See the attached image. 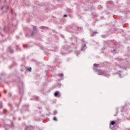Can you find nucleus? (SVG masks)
Returning <instances> with one entry per match:
<instances>
[{
  "label": "nucleus",
  "instance_id": "obj_1",
  "mask_svg": "<svg viewBox=\"0 0 130 130\" xmlns=\"http://www.w3.org/2000/svg\"><path fill=\"white\" fill-rule=\"evenodd\" d=\"M95 72L98 73V75L102 76V75H104V71L100 69H96Z\"/></svg>",
  "mask_w": 130,
  "mask_h": 130
},
{
  "label": "nucleus",
  "instance_id": "obj_2",
  "mask_svg": "<svg viewBox=\"0 0 130 130\" xmlns=\"http://www.w3.org/2000/svg\"><path fill=\"white\" fill-rule=\"evenodd\" d=\"M33 30H34V34L35 33H37V28L36 26L34 27Z\"/></svg>",
  "mask_w": 130,
  "mask_h": 130
},
{
  "label": "nucleus",
  "instance_id": "obj_3",
  "mask_svg": "<svg viewBox=\"0 0 130 130\" xmlns=\"http://www.w3.org/2000/svg\"><path fill=\"white\" fill-rule=\"evenodd\" d=\"M58 94H59V91H57L54 93V96L55 97H56V96L58 95Z\"/></svg>",
  "mask_w": 130,
  "mask_h": 130
},
{
  "label": "nucleus",
  "instance_id": "obj_4",
  "mask_svg": "<svg viewBox=\"0 0 130 130\" xmlns=\"http://www.w3.org/2000/svg\"><path fill=\"white\" fill-rule=\"evenodd\" d=\"M58 77H60V78H62L63 77V73L58 74Z\"/></svg>",
  "mask_w": 130,
  "mask_h": 130
},
{
  "label": "nucleus",
  "instance_id": "obj_5",
  "mask_svg": "<svg viewBox=\"0 0 130 130\" xmlns=\"http://www.w3.org/2000/svg\"><path fill=\"white\" fill-rule=\"evenodd\" d=\"M34 98V100H36V101L39 100V98H38V96H35Z\"/></svg>",
  "mask_w": 130,
  "mask_h": 130
},
{
  "label": "nucleus",
  "instance_id": "obj_6",
  "mask_svg": "<svg viewBox=\"0 0 130 130\" xmlns=\"http://www.w3.org/2000/svg\"><path fill=\"white\" fill-rule=\"evenodd\" d=\"M105 76L107 77V78H109V77H110V74L106 73V74H105Z\"/></svg>",
  "mask_w": 130,
  "mask_h": 130
},
{
  "label": "nucleus",
  "instance_id": "obj_7",
  "mask_svg": "<svg viewBox=\"0 0 130 130\" xmlns=\"http://www.w3.org/2000/svg\"><path fill=\"white\" fill-rule=\"evenodd\" d=\"M93 66L94 68H98V67H99V64H94Z\"/></svg>",
  "mask_w": 130,
  "mask_h": 130
},
{
  "label": "nucleus",
  "instance_id": "obj_8",
  "mask_svg": "<svg viewBox=\"0 0 130 130\" xmlns=\"http://www.w3.org/2000/svg\"><path fill=\"white\" fill-rule=\"evenodd\" d=\"M111 124L112 125H114L115 124V122H114V121H111Z\"/></svg>",
  "mask_w": 130,
  "mask_h": 130
},
{
  "label": "nucleus",
  "instance_id": "obj_9",
  "mask_svg": "<svg viewBox=\"0 0 130 130\" xmlns=\"http://www.w3.org/2000/svg\"><path fill=\"white\" fill-rule=\"evenodd\" d=\"M85 47H86V44H84V46L82 47V48H81V50H84V49H84V48H85Z\"/></svg>",
  "mask_w": 130,
  "mask_h": 130
},
{
  "label": "nucleus",
  "instance_id": "obj_10",
  "mask_svg": "<svg viewBox=\"0 0 130 130\" xmlns=\"http://www.w3.org/2000/svg\"><path fill=\"white\" fill-rule=\"evenodd\" d=\"M27 71H28V72H31V68H27Z\"/></svg>",
  "mask_w": 130,
  "mask_h": 130
},
{
  "label": "nucleus",
  "instance_id": "obj_11",
  "mask_svg": "<svg viewBox=\"0 0 130 130\" xmlns=\"http://www.w3.org/2000/svg\"><path fill=\"white\" fill-rule=\"evenodd\" d=\"M57 113V111H55L54 112V113H53V115H56Z\"/></svg>",
  "mask_w": 130,
  "mask_h": 130
},
{
  "label": "nucleus",
  "instance_id": "obj_12",
  "mask_svg": "<svg viewBox=\"0 0 130 130\" xmlns=\"http://www.w3.org/2000/svg\"><path fill=\"white\" fill-rule=\"evenodd\" d=\"M53 120H54L55 121H57V119L56 118V117H54L53 118Z\"/></svg>",
  "mask_w": 130,
  "mask_h": 130
},
{
  "label": "nucleus",
  "instance_id": "obj_13",
  "mask_svg": "<svg viewBox=\"0 0 130 130\" xmlns=\"http://www.w3.org/2000/svg\"><path fill=\"white\" fill-rule=\"evenodd\" d=\"M93 34H96V33H98V32H97V30H95V31H93Z\"/></svg>",
  "mask_w": 130,
  "mask_h": 130
},
{
  "label": "nucleus",
  "instance_id": "obj_14",
  "mask_svg": "<svg viewBox=\"0 0 130 130\" xmlns=\"http://www.w3.org/2000/svg\"><path fill=\"white\" fill-rule=\"evenodd\" d=\"M40 29H44V28H45V26H41Z\"/></svg>",
  "mask_w": 130,
  "mask_h": 130
},
{
  "label": "nucleus",
  "instance_id": "obj_15",
  "mask_svg": "<svg viewBox=\"0 0 130 130\" xmlns=\"http://www.w3.org/2000/svg\"><path fill=\"white\" fill-rule=\"evenodd\" d=\"M2 107H3L2 103H0V108H2Z\"/></svg>",
  "mask_w": 130,
  "mask_h": 130
},
{
  "label": "nucleus",
  "instance_id": "obj_16",
  "mask_svg": "<svg viewBox=\"0 0 130 130\" xmlns=\"http://www.w3.org/2000/svg\"><path fill=\"white\" fill-rule=\"evenodd\" d=\"M110 128L111 129H113L112 126H111V125H110Z\"/></svg>",
  "mask_w": 130,
  "mask_h": 130
},
{
  "label": "nucleus",
  "instance_id": "obj_17",
  "mask_svg": "<svg viewBox=\"0 0 130 130\" xmlns=\"http://www.w3.org/2000/svg\"><path fill=\"white\" fill-rule=\"evenodd\" d=\"M77 29H78V30H80V29H81V27H77Z\"/></svg>",
  "mask_w": 130,
  "mask_h": 130
},
{
  "label": "nucleus",
  "instance_id": "obj_18",
  "mask_svg": "<svg viewBox=\"0 0 130 130\" xmlns=\"http://www.w3.org/2000/svg\"><path fill=\"white\" fill-rule=\"evenodd\" d=\"M119 76L120 78H122V77L121 76V74H119Z\"/></svg>",
  "mask_w": 130,
  "mask_h": 130
},
{
  "label": "nucleus",
  "instance_id": "obj_19",
  "mask_svg": "<svg viewBox=\"0 0 130 130\" xmlns=\"http://www.w3.org/2000/svg\"><path fill=\"white\" fill-rule=\"evenodd\" d=\"M63 17H64V18L66 17H68V15L65 14V15H64Z\"/></svg>",
  "mask_w": 130,
  "mask_h": 130
},
{
  "label": "nucleus",
  "instance_id": "obj_20",
  "mask_svg": "<svg viewBox=\"0 0 130 130\" xmlns=\"http://www.w3.org/2000/svg\"><path fill=\"white\" fill-rule=\"evenodd\" d=\"M4 93H5V94H6V93H7V90H4Z\"/></svg>",
  "mask_w": 130,
  "mask_h": 130
},
{
  "label": "nucleus",
  "instance_id": "obj_21",
  "mask_svg": "<svg viewBox=\"0 0 130 130\" xmlns=\"http://www.w3.org/2000/svg\"><path fill=\"white\" fill-rule=\"evenodd\" d=\"M37 128L38 130L40 129V128L39 127H37Z\"/></svg>",
  "mask_w": 130,
  "mask_h": 130
},
{
  "label": "nucleus",
  "instance_id": "obj_22",
  "mask_svg": "<svg viewBox=\"0 0 130 130\" xmlns=\"http://www.w3.org/2000/svg\"><path fill=\"white\" fill-rule=\"evenodd\" d=\"M92 36H94V35L92 34V35H91V37H92Z\"/></svg>",
  "mask_w": 130,
  "mask_h": 130
},
{
  "label": "nucleus",
  "instance_id": "obj_23",
  "mask_svg": "<svg viewBox=\"0 0 130 130\" xmlns=\"http://www.w3.org/2000/svg\"><path fill=\"white\" fill-rule=\"evenodd\" d=\"M114 116H116V115H114Z\"/></svg>",
  "mask_w": 130,
  "mask_h": 130
},
{
  "label": "nucleus",
  "instance_id": "obj_24",
  "mask_svg": "<svg viewBox=\"0 0 130 130\" xmlns=\"http://www.w3.org/2000/svg\"><path fill=\"white\" fill-rule=\"evenodd\" d=\"M42 32H43V30H42Z\"/></svg>",
  "mask_w": 130,
  "mask_h": 130
}]
</instances>
